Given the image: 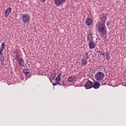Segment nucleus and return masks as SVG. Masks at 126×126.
<instances>
[{
	"instance_id": "1",
	"label": "nucleus",
	"mask_w": 126,
	"mask_h": 126,
	"mask_svg": "<svg viewBox=\"0 0 126 126\" xmlns=\"http://www.w3.org/2000/svg\"><path fill=\"white\" fill-rule=\"evenodd\" d=\"M97 30L98 31V33H101V34H105V33H107V28L104 24H100L98 25Z\"/></svg>"
},
{
	"instance_id": "2",
	"label": "nucleus",
	"mask_w": 126,
	"mask_h": 126,
	"mask_svg": "<svg viewBox=\"0 0 126 126\" xmlns=\"http://www.w3.org/2000/svg\"><path fill=\"white\" fill-rule=\"evenodd\" d=\"M105 77V74L102 72H97L95 75V79L97 81H102Z\"/></svg>"
},
{
	"instance_id": "3",
	"label": "nucleus",
	"mask_w": 126,
	"mask_h": 126,
	"mask_svg": "<svg viewBox=\"0 0 126 126\" xmlns=\"http://www.w3.org/2000/svg\"><path fill=\"white\" fill-rule=\"evenodd\" d=\"M22 20L23 23H28L30 21V16L27 14H25L22 16Z\"/></svg>"
},
{
	"instance_id": "4",
	"label": "nucleus",
	"mask_w": 126,
	"mask_h": 126,
	"mask_svg": "<svg viewBox=\"0 0 126 126\" xmlns=\"http://www.w3.org/2000/svg\"><path fill=\"white\" fill-rule=\"evenodd\" d=\"M87 40L88 42H92L93 41V33L91 32L87 33Z\"/></svg>"
},
{
	"instance_id": "5",
	"label": "nucleus",
	"mask_w": 126,
	"mask_h": 126,
	"mask_svg": "<svg viewBox=\"0 0 126 126\" xmlns=\"http://www.w3.org/2000/svg\"><path fill=\"white\" fill-rule=\"evenodd\" d=\"M93 87V82L88 81L87 82L85 85V88L86 89H91Z\"/></svg>"
},
{
	"instance_id": "6",
	"label": "nucleus",
	"mask_w": 126,
	"mask_h": 126,
	"mask_svg": "<svg viewBox=\"0 0 126 126\" xmlns=\"http://www.w3.org/2000/svg\"><path fill=\"white\" fill-rule=\"evenodd\" d=\"M66 0H55V3L57 6H60L63 4Z\"/></svg>"
},
{
	"instance_id": "7",
	"label": "nucleus",
	"mask_w": 126,
	"mask_h": 126,
	"mask_svg": "<svg viewBox=\"0 0 126 126\" xmlns=\"http://www.w3.org/2000/svg\"><path fill=\"white\" fill-rule=\"evenodd\" d=\"M100 83H99L98 81H94L93 85V87L94 88V89H98L100 88Z\"/></svg>"
},
{
	"instance_id": "8",
	"label": "nucleus",
	"mask_w": 126,
	"mask_h": 126,
	"mask_svg": "<svg viewBox=\"0 0 126 126\" xmlns=\"http://www.w3.org/2000/svg\"><path fill=\"white\" fill-rule=\"evenodd\" d=\"M23 72L24 74L27 76V77H28L29 78L30 77H31V73L29 72V69H24L23 70Z\"/></svg>"
},
{
	"instance_id": "9",
	"label": "nucleus",
	"mask_w": 126,
	"mask_h": 126,
	"mask_svg": "<svg viewBox=\"0 0 126 126\" xmlns=\"http://www.w3.org/2000/svg\"><path fill=\"white\" fill-rule=\"evenodd\" d=\"M11 13V8L10 7H8L5 11V17H8V15Z\"/></svg>"
},
{
	"instance_id": "10",
	"label": "nucleus",
	"mask_w": 126,
	"mask_h": 126,
	"mask_svg": "<svg viewBox=\"0 0 126 126\" xmlns=\"http://www.w3.org/2000/svg\"><path fill=\"white\" fill-rule=\"evenodd\" d=\"M101 20V24H104L106 23V21L107 20V16L104 15L102 16V17L100 18Z\"/></svg>"
},
{
	"instance_id": "11",
	"label": "nucleus",
	"mask_w": 126,
	"mask_h": 126,
	"mask_svg": "<svg viewBox=\"0 0 126 126\" xmlns=\"http://www.w3.org/2000/svg\"><path fill=\"white\" fill-rule=\"evenodd\" d=\"M86 25H91L92 24V19L90 18H87L86 20Z\"/></svg>"
},
{
	"instance_id": "12",
	"label": "nucleus",
	"mask_w": 126,
	"mask_h": 126,
	"mask_svg": "<svg viewBox=\"0 0 126 126\" xmlns=\"http://www.w3.org/2000/svg\"><path fill=\"white\" fill-rule=\"evenodd\" d=\"M104 58H105L106 60H110L111 59V55H110V53L108 52H104V54L103 55Z\"/></svg>"
},
{
	"instance_id": "13",
	"label": "nucleus",
	"mask_w": 126,
	"mask_h": 126,
	"mask_svg": "<svg viewBox=\"0 0 126 126\" xmlns=\"http://www.w3.org/2000/svg\"><path fill=\"white\" fill-rule=\"evenodd\" d=\"M19 64L20 66H21V67H23V66H24V60H23V58H20Z\"/></svg>"
},
{
	"instance_id": "14",
	"label": "nucleus",
	"mask_w": 126,
	"mask_h": 126,
	"mask_svg": "<svg viewBox=\"0 0 126 126\" xmlns=\"http://www.w3.org/2000/svg\"><path fill=\"white\" fill-rule=\"evenodd\" d=\"M89 46L90 49H94V48H95V43L92 41L90 42L89 43Z\"/></svg>"
},
{
	"instance_id": "15",
	"label": "nucleus",
	"mask_w": 126,
	"mask_h": 126,
	"mask_svg": "<svg viewBox=\"0 0 126 126\" xmlns=\"http://www.w3.org/2000/svg\"><path fill=\"white\" fill-rule=\"evenodd\" d=\"M82 65H86L87 64V59L86 58H83L81 59Z\"/></svg>"
},
{
	"instance_id": "16",
	"label": "nucleus",
	"mask_w": 126,
	"mask_h": 126,
	"mask_svg": "<svg viewBox=\"0 0 126 126\" xmlns=\"http://www.w3.org/2000/svg\"><path fill=\"white\" fill-rule=\"evenodd\" d=\"M0 63L1 65H4V57L3 55L1 56Z\"/></svg>"
},
{
	"instance_id": "17",
	"label": "nucleus",
	"mask_w": 126,
	"mask_h": 126,
	"mask_svg": "<svg viewBox=\"0 0 126 126\" xmlns=\"http://www.w3.org/2000/svg\"><path fill=\"white\" fill-rule=\"evenodd\" d=\"M62 76V74H59L57 77H56L55 80L57 82H60V80H61V76Z\"/></svg>"
},
{
	"instance_id": "18",
	"label": "nucleus",
	"mask_w": 126,
	"mask_h": 126,
	"mask_svg": "<svg viewBox=\"0 0 126 126\" xmlns=\"http://www.w3.org/2000/svg\"><path fill=\"white\" fill-rule=\"evenodd\" d=\"M96 53L97 54H100L101 56H104V54H105V52L101 50H98Z\"/></svg>"
},
{
	"instance_id": "19",
	"label": "nucleus",
	"mask_w": 126,
	"mask_h": 126,
	"mask_svg": "<svg viewBox=\"0 0 126 126\" xmlns=\"http://www.w3.org/2000/svg\"><path fill=\"white\" fill-rule=\"evenodd\" d=\"M4 48H5V44H4V42H2L1 45V48L0 46V50H3Z\"/></svg>"
},
{
	"instance_id": "20",
	"label": "nucleus",
	"mask_w": 126,
	"mask_h": 126,
	"mask_svg": "<svg viewBox=\"0 0 126 126\" xmlns=\"http://www.w3.org/2000/svg\"><path fill=\"white\" fill-rule=\"evenodd\" d=\"M73 78H75V77H72V76H71L68 78V81L69 82H72V81H73Z\"/></svg>"
},
{
	"instance_id": "21",
	"label": "nucleus",
	"mask_w": 126,
	"mask_h": 126,
	"mask_svg": "<svg viewBox=\"0 0 126 126\" xmlns=\"http://www.w3.org/2000/svg\"><path fill=\"white\" fill-rule=\"evenodd\" d=\"M107 26H110L111 25V22H110V21H108L106 23Z\"/></svg>"
},
{
	"instance_id": "22",
	"label": "nucleus",
	"mask_w": 126,
	"mask_h": 126,
	"mask_svg": "<svg viewBox=\"0 0 126 126\" xmlns=\"http://www.w3.org/2000/svg\"><path fill=\"white\" fill-rule=\"evenodd\" d=\"M58 84H59V85H61V86H64V83H63V82H61V83H59V82H58Z\"/></svg>"
},
{
	"instance_id": "23",
	"label": "nucleus",
	"mask_w": 126,
	"mask_h": 126,
	"mask_svg": "<svg viewBox=\"0 0 126 126\" xmlns=\"http://www.w3.org/2000/svg\"><path fill=\"white\" fill-rule=\"evenodd\" d=\"M3 50L0 49V56H2V52Z\"/></svg>"
},
{
	"instance_id": "24",
	"label": "nucleus",
	"mask_w": 126,
	"mask_h": 126,
	"mask_svg": "<svg viewBox=\"0 0 126 126\" xmlns=\"http://www.w3.org/2000/svg\"><path fill=\"white\" fill-rule=\"evenodd\" d=\"M58 82H57V81H56V82H55V83H53V86H56V85H58Z\"/></svg>"
},
{
	"instance_id": "25",
	"label": "nucleus",
	"mask_w": 126,
	"mask_h": 126,
	"mask_svg": "<svg viewBox=\"0 0 126 126\" xmlns=\"http://www.w3.org/2000/svg\"><path fill=\"white\" fill-rule=\"evenodd\" d=\"M41 1H42V2H45V1H46V0H40Z\"/></svg>"
},
{
	"instance_id": "26",
	"label": "nucleus",
	"mask_w": 126,
	"mask_h": 126,
	"mask_svg": "<svg viewBox=\"0 0 126 126\" xmlns=\"http://www.w3.org/2000/svg\"><path fill=\"white\" fill-rule=\"evenodd\" d=\"M86 58H87V59H89V57L87 56V57H86Z\"/></svg>"
}]
</instances>
